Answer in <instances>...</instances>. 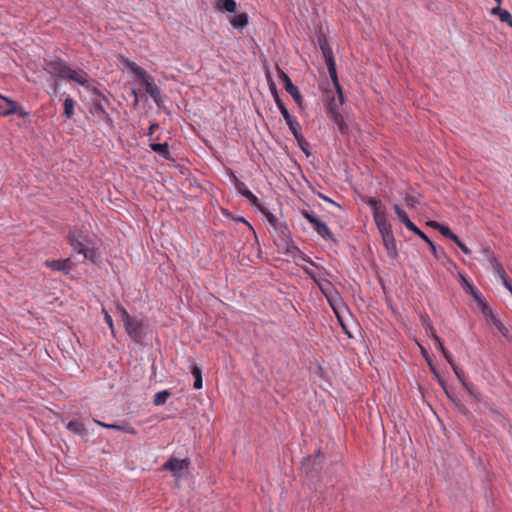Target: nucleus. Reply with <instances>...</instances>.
<instances>
[{
    "mask_svg": "<svg viewBox=\"0 0 512 512\" xmlns=\"http://www.w3.org/2000/svg\"><path fill=\"white\" fill-rule=\"evenodd\" d=\"M43 69L54 77L74 81L84 87L88 84V75L85 72L81 71L78 73L70 68L67 63L59 57L44 59Z\"/></svg>",
    "mask_w": 512,
    "mask_h": 512,
    "instance_id": "obj_1",
    "label": "nucleus"
},
{
    "mask_svg": "<svg viewBox=\"0 0 512 512\" xmlns=\"http://www.w3.org/2000/svg\"><path fill=\"white\" fill-rule=\"evenodd\" d=\"M69 245L78 254H82L85 259L89 260L93 264H97L100 260V255L94 248V242L82 233L71 230L67 236Z\"/></svg>",
    "mask_w": 512,
    "mask_h": 512,
    "instance_id": "obj_2",
    "label": "nucleus"
},
{
    "mask_svg": "<svg viewBox=\"0 0 512 512\" xmlns=\"http://www.w3.org/2000/svg\"><path fill=\"white\" fill-rule=\"evenodd\" d=\"M117 311L129 337L137 343H142L148 332V324L142 318L131 316L120 305H117Z\"/></svg>",
    "mask_w": 512,
    "mask_h": 512,
    "instance_id": "obj_3",
    "label": "nucleus"
},
{
    "mask_svg": "<svg viewBox=\"0 0 512 512\" xmlns=\"http://www.w3.org/2000/svg\"><path fill=\"white\" fill-rule=\"evenodd\" d=\"M109 106H111L109 99L106 96H102V99H92L89 112L98 123L103 122L110 131H115V123L107 112V107Z\"/></svg>",
    "mask_w": 512,
    "mask_h": 512,
    "instance_id": "obj_4",
    "label": "nucleus"
},
{
    "mask_svg": "<svg viewBox=\"0 0 512 512\" xmlns=\"http://www.w3.org/2000/svg\"><path fill=\"white\" fill-rule=\"evenodd\" d=\"M379 233L382 238L383 245L387 250V254L391 259H396L398 257V249L396 245V240L392 231V226L389 221H385L382 223H378L376 225Z\"/></svg>",
    "mask_w": 512,
    "mask_h": 512,
    "instance_id": "obj_5",
    "label": "nucleus"
},
{
    "mask_svg": "<svg viewBox=\"0 0 512 512\" xmlns=\"http://www.w3.org/2000/svg\"><path fill=\"white\" fill-rule=\"evenodd\" d=\"M190 466V460L188 458L178 459L176 457H170L162 466V470L172 472L175 477H181V471L187 470Z\"/></svg>",
    "mask_w": 512,
    "mask_h": 512,
    "instance_id": "obj_6",
    "label": "nucleus"
},
{
    "mask_svg": "<svg viewBox=\"0 0 512 512\" xmlns=\"http://www.w3.org/2000/svg\"><path fill=\"white\" fill-rule=\"evenodd\" d=\"M274 243L278 250L286 255L295 257L296 253H301V250L293 242L291 234L287 235V237L280 236L278 238H274Z\"/></svg>",
    "mask_w": 512,
    "mask_h": 512,
    "instance_id": "obj_7",
    "label": "nucleus"
},
{
    "mask_svg": "<svg viewBox=\"0 0 512 512\" xmlns=\"http://www.w3.org/2000/svg\"><path fill=\"white\" fill-rule=\"evenodd\" d=\"M278 76L283 82L286 92L291 95L297 105L301 106L303 97L299 91V88L292 83L290 77L283 70L278 69Z\"/></svg>",
    "mask_w": 512,
    "mask_h": 512,
    "instance_id": "obj_8",
    "label": "nucleus"
},
{
    "mask_svg": "<svg viewBox=\"0 0 512 512\" xmlns=\"http://www.w3.org/2000/svg\"><path fill=\"white\" fill-rule=\"evenodd\" d=\"M365 203L371 207L376 225L387 221L386 207L380 200L369 197L365 200Z\"/></svg>",
    "mask_w": 512,
    "mask_h": 512,
    "instance_id": "obj_9",
    "label": "nucleus"
},
{
    "mask_svg": "<svg viewBox=\"0 0 512 512\" xmlns=\"http://www.w3.org/2000/svg\"><path fill=\"white\" fill-rule=\"evenodd\" d=\"M461 278L463 282L466 284L469 293L473 296L475 301L477 302L478 306L480 307L482 313L485 317H488L489 315H492L493 310L488 305V303L485 301V299L482 297V295L476 290V288L467 282L464 276L461 275Z\"/></svg>",
    "mask_w": 512,
    "mask_h": 512,
    "instance_id": "obj_10",
    "label": "nucleus"
},
{
    "mask_svg": "<svg viewBox=\"0 0 512 512\" xmlns=\"http://www.w3.org/2000/svg\"><path fill=\"white\" fill-rule=\"evenodd\" d=\"M443 357L446 359V361L450 364V366L452 367L455 375L457 376L458 380L462 383V385L465 387V389L468 391V393L475 399V400H479L478 396L476 395V393L474 392V390L472 389V387H470L467 383H466V379H465V373L464 371L456 365V363L454 362V360L452 359L451 357V354H442Z\"/></svg>",
    "mask_w": 512,
    "mask_h": 512,
    "instance_id": "obj_11",
    "label": "nucleus"
},
{
    "mask_svg": "<svg viewBox=\"0 0 512 512\" xmlns=\"http://www.w3.org/2000/svg\"><path fill=\"white\" fill-rule=\"evenodd\" d=\"M235 188L247 201L258 209L262 207L259 199L248 189L246 184L235 177Z\"/></svg>",
    "mask_w": 512,
    "mask_h": 512,
    "instance_id": "obj_12",
    "label": "nucleus"
},
{
    "mask_svg": "<svg viewBox=\"0 0 512 512\" xmlns=\"http://www.w3.org/2000/svg\"><path fill=\"white\" fill-rule=\"evenodd\" d=\"M44 264L51 270L62 272L64 275H68L72 270V263L70 258L46 260Z\"/></svg>",
    "mask_w": 512,
    "mask_h": 512,
    "instance_id": "obj_13",
    "label": "nucleus"
},
{
    "mask_svg": "<svg viewBox=\"0 0 512 512\" xmlns=\"http://www.w3.org/2000/svg\"><path fill=\"white\" fill-rule=\"evenodd\" d=\"M143 85L145 87L146 93H148L156 105L160 107L162 103L161 91L159 87L154 83L153 77L148 78V80H146Z\"/></svg>",
    "mask_w": 512,
    "mask_h": 512,
    "instance_id": "obj_14",
    "label": "nucleus"
},
{
    "mask_svg": "<svg viewBox=\"0 0 512 512\" xmlns=\"http://www.w3.org/2000/svg\"><path fill=\"white\" fill-rule=\"evenodd\" d=\"M6 102H8L9 109H2L0 107V115L8 116L17 113L21 117H26L28 112H26L22 107L17 108L16 103L8 98H5Z\"/></svg>",
    "mask_w": 512,
    "mask_h": 512,
    "instance_id": "obj_15",
    "label": "nucleus"
},
{
    "mask_svg": "<svg viewBox=\"0 0 512 512\" xmlns=\"http://www.w3.org/2000/svg\"><path fill=\"white\" fill-rule=\"evenodd\" d=\"M328 118L337 125L338 130L340 131V133L343 136H346L349 134V126L345 122V120L340 112L333 111V115L329 116Z\"/></svg>",
    "mask_w": 512,
    "mask_h": 512,
    "instance_id": "obj_16",
    "label": "nucleus"
},
{
    "mask_svg": "<svg viewBox=\"0 0 512 512\" xmlns=\"http://www.w3.org/2000/svg\"><path fill=\"white\" fill-rule=\"evenodd\" d=\"M318 45L322 51L324 58L333 56L332 48L329 45L327 37L322 33L321 29L317 33Z\"/></svg>",
    "mask_w": 512,
    "mask_h": 512,
    "instance_id": "obj_17",
    "label": "nucleus"
},
{
    "mask_svg": "<svg viewBox=\"0 0 512 512\" xmlns=\"http://www.w3.org/2000/svg\"><path fill=\"white\" fill-rule=\"evenodd\" d=\"M313 227L315 231L324 239L334 240L333 233L328 226L319 218L314 222Z\"/></svg>",
    "mask_w": 512,
    "mask_h": 512,
    "instance_id": "obj_18",
    "label": "nucleus"
},
{
    "mask_svg": "<svg viewBox=\"0 0 512 512\" xmlns=\"http://www.w3.org/2000/svg\"><path fill=\"white\" fill-rule=\"evenodd\" d=\"M269 88H270L271 94L273 96V99H274L278 109L280 110L281 115L284 116V115H286V113H289L284 102L281 100L278 90H277V87L273 81L270 82Z\"/></svg>",
    "mask_w": 512,
    "mask_h": 512,
    "instance_id": "obj_19",
    "label": "nucleus"
},
{
    "mask_svg": "<svg viewBox=\"0 0 512 512\" xmlns=\"http://www.w3.org/2000/svg\"><path fill=\"white\" fill-rule=\"evenodd\" d=\"M248 14L245 12H242L240 14L235 15L231 18L230 24L234 29L237 30H243L248 25Z\"/></svg>",
    "mask_w": 512,
    "mask_h": 512,
    "instance_id": "obj_20",
    "label": "nucleus"
},
{
    "mask_svg": "<svg viewBox=\"0 0 512 512\" xmlns=\"http://www.w3.org/2000/svg\"><path fill=\"white\" fill-rule=\"evenodd\" d=\"M95 422L98 425H100V426H102L104 428H107V429L123 431V432L131 434V435H135L137 433L135 428H133L130 425H119V424H115V423L107 424V423H104V422H101V421H98V420H95Z\"/></svg>",
    "mask_w": 512,
    "mask_h": 512,
    "instance_id": "obj_21",
    "label": "nucleus"
},
{
    "mask_svg": "<svg viewBox=\"0 0 512 512\" xmlns=\"http://www.w3.org/2000/svg\"><path fill=\"white\" fill-rule=\"evenodd\" d=\"M283 118L285 119L286 124L288 125L289 130L291 131L294 137L300 136L302 134L300 132V124L294 116H292L290 113H286V115H284Z\"/></svg>",
    "mask_w": 512,
    "mask_h": 512,
    "instance_id": "obj_22",
    "label": "nucleus"
},
{
    "mask_svg": "<svg viewBox=\"0 0 512 512\" xmlns=\"http://www.w3.org/2000/svg\"><path fill=\"white\" fill-rule=\"evenodd\" d=\"M326 112L328 117L333 115V111L340 112L339 110V102H336V98L334 95H332L331 91H326Z\"/></svg>",
    "mask_w": 512,
    "mask_h": 512,
    "instance_id": "obj_23",
    "label": "nucleus"
},
{
    "mask_svg": "<svg viewBox=\"0 0 512 512\" xmlns=\"http://www.w3.org/2000/svg\"><path fill=\"white\" fill-rule=\"evenodd\" d=\"M215 7L221 12L234 13L237 10V3L235 0H217Z\"/></svg>",
    "mask_w": 512,
    "mask_h": 512,
    "instance_id": "obj_24",
    "label": "nucleus"
},
{
    "mask_svg": "<svg viewBox=\"0 0 512 512\" xmlns=\"http://www.w3.org/2000/svg\"><path fill=\"white\" fill-rule=\"evenodd\" d=\"M325 63L327 65L328 72H329L330 78H331V80L333 82V85L334 86H338V84H340V83H339V80H338V75H337V69H336V63H335L334 55L325 58Z\"/></svg>",
    "mask_w": 512,
    "mask_h": 512,
    "instance_id": "obj_25",
    "label": "nucleus"
},
{
    "mask_svg": "<svg viewBox=\"0 0 512 512\" xmlns=\"http://www.w3.org/2000/svg\"><path fill=\"white\" fill-rule=\"evenodd\" d=\"M66 428L70 432H72L73 434H76V435L84 436L87 434V429H86L85 425L81 421H78V420L69 421L66 424Z\"/></svg>",
    "mask_w": 512,
    "mask_h": 512,
    "instance_id": "obj_26",
    "label": "nucleus"
},
{
    "mask_svg": "<svg viewBox=\"0 0 512 512\" xmlns=\"http://www.w3.org/2000/svg\"><path fill=\"white\" fill-rule=\"evenodd\" d=\"M191 374L195 379L193 384L194 389H201L203 386L202 369L196 363L191 364Z\"/></svg>",
    "mask_w": 512,
    "mask_h": 512,
    "instance_id": "obj_27",
    "label": "nucleus"
},
{
    "mask_svg": "<svg viewBox=\"0 0 512 512\" xmlns=\"http://www.w3.org/2000/svg\"><path fill=\"white\" fill-rule=\"evenodd\" d=\"M419 237L427 243V245L430 248L431 253L433 254V256L436 259H439V258H442V257H447L445 251L442 250V249L439 251L437 249L436 245L434 244V242L431 241L424 232H423V235L421 234Z\"/></svg>",
    "mask_w": 512,
    "mask_h": 512,
    "instance_id": "obj_28",
    "label": "nucleus"
},
{
    "mask_svg": "<svg viewBox=\"0 0 512 512\" xmlns=\"http://www.w3.org/2000/svg\"><path fill=\"white\" fill-rule=\"evenodd\" d=\"M269 232L273 235L274 238H278L280 236L290 235L291 232L285 222H279L277 225L273 226L272 230Z\"/></svg>",
    "mask_w": 512,
    "mask_h": 512,
    "instance_id": "obj_29",
    "label": "nucleus"
},
{
    "mask_svg": "<svg viewBox=\"0 0 512 512\" xmlns=\"http://www.w3.org/2000/svg\"><path fill=\"white\" fill-rule=\"evenodd\" d=\"M150 148L152 151L159 153L165 159H170L169 145L167 142L164 143H151Z\"/></svg>",
    "mask_w": 512,
    "mask_h": 512,
    "instance_id": "obj_30",
    "label": "nucleus"
},
{
    "mask_svg": "<svg viewBox=\"0 0 512 512\" xmlns=\"http://www.w3.org/2000/svg\"><path fill=\"white\" fill-rule=\"evenodd\" d=\"M63 106H64L63 114H64L65 118L71 119L74 115L75 101L70 96H67L64 99Z\"/></svg>",
    "mask_w": 512,
    "mask_h": 512,
    "instance_id": "obj_31",
    "label": "nucleus"
},
{
    "mask_svg": "<svg viewBox=\"0 0 512 512\" xmlns=\"http://www.w3.org/2000/svg\"><path fill=\"white\" fill-rule=\"evenodd\" d=\"M426 331L427 333L431 334L432 339L434 341L435 349L439 350L440 352H447L443 347L442 340L435 334V330L430 324H427Z\"/></svg>",
    "mask_w": 512,
    "mask_h": 512,
    "instance_id": "obj_32",
    "label": "nucleus"
},
{
    "mask_svg": "<svg viewBox=\"0 0 512 512\" xmlns=\"http://www.w3.org/2000/svg\"><path fill=\"white\" fill-rule=\"evenodd\" d=\"M171 396V392L169 390H163L155 394L153 399V404L155 406H160L166 403L167 399Z\"/></svg>",
    "mask_w": 512,
    "mask_h": 512,
    "instance_id": "obj_33",
    "label": "nucleus"
},
{
    "mask_svg": "<svg viewBox=\"0 0 512 512\" xmlns=\"http://www.w3.org/2000/svg\"><path fill=\"white\" fill-rule=\"evenodd\" d=\"M487 318H490L493 325L497 328V330L504 336L507 335L508 329L503 325V323L500 321V319L492 313V315H489Z\"/></svg>",
    "mask_w": 512,
    "mask_h": 512,
    "instance_id": "obj_34",
    "label": "nucleus"
},
{
    "mask_svg": "<svg viewBox=\"0 0 512 512\" xmlns=\"http://www.w3.org/2000/svg\"><path fill=\"white\" fill-rule=\"evenodd\" d=\"M259 210L266 217L271 228H273V226L277 225L280 222L278 218L274 214H272L266 207L262 206L259 208Z\"/></svg>",
    "mask_w": 512,
    "mask_h": 512,
    "instance_id": "obj_35",
    "label": "nucleus"
},
{
    "mask_svg": "<svg viewBox=\"0 0 512 512\" xmlns=\"http://www.w3.org/2000/svg\"><path fill=\"white\" fill-rule=\"evenodd\" d=\"M483 252L488 255L489 261H490L492 267L494 268L495 272H497V270L502 271V267H503L502 264L496 259V257L494 255L491 254L490 249L485 248L483 250Z\"/></svg>",
    "mask_w": 512,
    "mask_h": 512,
    "instance_id": "obj_36",
    "label": "nucleus"
},
{
    "mask_svg": "<svg viewBox=\"0 0 512 512\" xmlns=\"http://www.w3.org/2000/svg\"><path fill=\"white\" fill-rule=\"evenodd\" d=\"M299 148L307 155H310L309 146L310 144L308 141L304 138V136L301 134L300 136L295 137Z\"/></svg>",
    "mask_w": 512,
    "mask_h": 512,
    "instance_id": "obj_37",
    "label": "nucleus"
},
{
    "mask_svg": "<svg viewBox=\"0 0 512 512\" xmlns=\"http://www.w3.org/2000/svg\"><path fill=\"white\" fill-rule=\"evenodd\" d=\"M422 356L425 358L432 373L438 370L435 364L436 354H422Z\"/></svg>",
    "mask_w": 512,
    "mask_h": 512,
    "instance_id": "obj_38",
    "label": "nucleus"
},
{
    "mask_svg": "<svg viewBox=\"0 0 512 512\" xmlns=\"http://www.w3.org/2000/svg\"><path fill=\"white\" fill-rule=\"evenodd\" d=\"M393 209L397 215V217L399 218V220L404 224L405 221L409 220V217L408 215L406 214V212L398 205V204H394L393 205Z\"/></svg>",
    "mask_w": 512,
    "mask_h": 512,
    "instance_id": "obj_39",
    "label": "nucleus"
},
{
    "mask_svg": "<svg viewBox=\"0 0 512 512\" xmlns=\"http://www.w3.org/2000/svg\"><path fill=\"white\" fill-rule=\"evenodd\" d=\"M133 74L141 79L143 81V83L148 80V78H151L152 76L149 75L143 68H141L140 66H138L137 68L134 69L133 71Z\"/></svg>",
    "mask_w": 512,
    "mask_h": 512,
    "instance_id": "obj_40",
    "label": "nucleus"
},
{
    "mask_svg": "<svg viewBox=\"0 0 512 512\" xmlns=\"http://www.w3.org/2000/svg\"><path fill=\"white\" fill-rule=\"evenodd\" d=\"M405 227L413 232L414 234H416L418 237L422 234L423 235V231L421 229H419L410 219L405 221L404 223Z\"/></svg>",
    "mask_w": 512,
    "mask_h": 512,
    "instance_id": "obj_41",
    "label": "nucleus"
},
{
    "mask_svg": "<svg viewBox=\"0 0 512 512\" xmlns=\"http://www.w3.org/2000/svg\"><path fill=\"white\" fill-rule=\"evenodd\" d=\"M499 19L501 22L507 23L512 28V15L508 10L504 9Z\"/></svg>",
    "mask_w": 512,
    "mask_h": 512,
    "instance_id": "obj_42",
    "label": "nucleus"
},
{
    "mask_svg": "<svg viewBox=\"0 0 512 512\" xmlns=\"http://www.w3.org/2000/svg\"><path fill=\"white\" fill-rule=\"evenodd\" d=\"M301 215L307 219L312 225L314 224L315 221H317V217L316 215L314 214L313 211H310V210H302L301 211Z\"/></svg>",
    "mask_w": 512,
    "mask_h": 512,
    "instance_id": "obj_43",
    "label": "nucleus"
},
{
    "mask_svg": "<svg viewBox=\"0 0 512 512\" xmlns=\"http://www.w3.org/2000/svg\"><path fill=\"white\" fill-rule=\"evenodd\" d=\"M405 203L408 207L414 208L419 202L417 198L413 195H406L405 197Z\"/></svg>",
    "mask_w": 512,
    "mask_h": 512,
    "instance_id": "obj_44",
    "label": "nucleus"
},
{
    "mask_svg": "<svg viewBox=\"0 0 512 512\" xmlns=\"http://www.w3.org/2000/svg\"><path fill=\"white\" fill-rule=\"evenodd\" d=\"M334 87L336 89L339 105H343L345 102V98H344L342 86L340 84H338V86H334Z\"/></svg>",
    "mask_w": 512,
    "mask_h": 512,
    "instance_id": "obj_45",
    "label": "nucleus"
},
{
    "mask_svg": "<svg viewBox=\"0 0 512 512\" xmlns=\"http://www.w3.org/2000/svg\"><path fill=\"white\" fill-rule=\"evenodd\" d=\"M439 232L441 233L442 236H444L447 239L453 234V231L444 224H442L441 228L439 229Z\"/></svg>",
    "mask_w": 512,
    "mask_h": 512,
    "instance_id": "obj_46",
    "label": "nucleus"
},
{
    "mask_svg": "<svg viewBox=\"0 0 512 512\" xmlns=\"http://www.w3.org/2000/svg\"><path fill=\"white\" fill-rule=\"evenodd\" d=\"M323 458H324L323 454H322L321 452H318V453L315 455V457H314L313 465H314V466H318V467H320V466H321V464H322Z\"/></svg>",
    "mask_w": 512,
    "mask_h": 512,
    "instance_id": "obj_47",
    "label": "nucleus"
},
{
    "mask_svg": "<svg viewBox=\"0 0 512 512\" xmlns=\"http://www.w3.org/2000/svg\"><path fill=\"white\" fill-rule=\"evenodd\" d=\"M298 254L300 255V257H301V259H302L303 261H305V262L309 263L310 265H312V266H314V267L318 268V266L315 264V262H314L313 260H311V258H310V257H308L307 255H305L302 251H301V253H298Z\"/></svg>",
    "mask_w": 512,
    "mask_h": 512,
    "instance_id": "obj_48",
    "label": "nucleus"
},
{
    "mask_svg": "<svg viewBox=\"0 0 512 512\" xmlns=\"http://www.w3.org/2000/svg\"><path fill=\"white\" fill-rule=\"evenodd\" d=\"M457 246L461 249V251H462L464 254H467V255L471 254V250H470V249L466 246V244H465V243H463L462 241H461L460 243H458V245H457Z\"/></svg>",
    "mask_w": 512,
    "mask_h": 512,
    "instance_id": "obj_49",
    "label": "nucleus"
},
{
    "mask_svg": "<svg viewBox=\"0 0 512 512\" xmlns=\"http://www.w3.org/2000/svg\"><path fill=\"white\" fill-rule=\"evenodd\" d=\"M427 225L430 226L431 228L435 229V230H438L441 228L442 224L437 222V221H433V220H430L427 222Z\"/></svg>",
    "mask_w": 512,
    "mask_h": 512,
    "instance_id": "obj_50",
    "label": "nucleus"
},
{
    "mask_svg": "<svg viewBox=\"0 0 512 512\" xmlns=\"http://www.w3.org/2000/svg\"><path fill=\"white\" fill-rule=\"evenodd\" d=\"M434 377L438 380V383L445 388V381L441 378L439 370L433 372Z\"/></svg>",
    "mask_w": 512,
    "mask_h": 512,
    "instance_id": "obj_51",
    "label": "nucleus"
},
{
    "mask_svg": "<svg viewBox=\"0 0 512 512\" xmlns=\"http://www.w3.org/2000/svg\"><path fill=\"white\" fill-rule=\"evenodd\" d=\"M104 313H105V322L109 325L110 329L113 331V320H112V317L105 310H104Z\"/></svg>",
    "mask_w": 512,
    "mask_h": 512,
    "instance_id": "obj_52",
    "label": "nucleus"
},
{
    "mask_svg": "<svg viewBox=\"0 0 512 512\" xmlns=\"http://www.w3.org/2000/svg\"><path fill=\"white\" fill-rule=\"evenodd\" d=\"M503 11H504V9H502V8L500 7V5L498 4L496 7L492 8V10H491V14H493V15H497V16L500 18V15H501V13H502Z\"/></svg>",
    "mask_w": 512,
    "mask_h": 512,
    "instance_id": "obj_53",
    "label": "nucleus"
},
{
    "mask_svg": "<svg viewBox=\"0 0 512 512\" xmlns=\"http://www.w3.org/2000/svg\"><path fill=\"white\" fill-rule=\"evenodd\" d=\"M502 282H503V285L510 291V293L512 294V285L508 279V276L504 277L503 279H501Z\"/></svg>",
    "mask_w": 512,
    "mask_h": 512,
    "instance_id": "obj_54",
    "label": "nucleus"
},
{
    "mask_svg": "<svg viewBox=\"0 0 512 512\" xmlns=\"http://www.w3.org/2000/svg\"><path fill=\"white\" fill-rule=\"evenodd\" d=\"M159 128V124L158 123H152L148 129V136H152L155 132L156 129Z\"/></svg>",
    "mask_w": 512,
    "mask_h": 512,
    "instance_id": "obj_55",
    "label": "nucleus"
},
{
    "mask_svg": "<svg viewBox=\"0 0 512 512\" xmlns=\"http://www.w3.org/2000/svg\"><path fill=\"white\" fill-rule=\"evenodd\" d=\"M131 94H132V97H134V106L138 105L139 98H138L137 91L135 89H131Z\"/></svg>",
    "mask_w": 512,
    "mask_h": 512,
    "instance_id": "obj_56",
    "label": "nucleus"
},
{
    "mask_svg": "<svg viewBox=\"0 0 512 512\" xmlns=\"http://www.w3.org/2000/svg\"><path fill=\"white\" fill-rule=\"evenodd\" d=\"M448 239L453 241L456 245L461 242L460 238L454 232Z\"/></svg>",
    "mask_w": 512,
    "mask_h": 512,
    "instance_id": "obj_57",
    "label": "nucleus"
},
{
    "mask_svg": "<svg viewBox=\"0 0 512 512\" xmlns=\"http://www.w3.org/2000/svg\"><path fill=\"white\" fill-rule=\"evenodd\" d=\"M92 93L98 96V98H97V99H102V96H105V95H104V94H102V93L100 92V90H99V89H97L96 87H94V88L92 89Z\"/></svg>",
    "mask_w": 512,
    "mask_h": 512,
    "instance_id": "obj_58",
    "label": "nucleus"
},
{
    "mask_svg": "<svg viewBox=\"0 0 512 512\" xmlns=\"http://www.w3.org/2000/svg\"><path fill=\"white\" fill-rule=\"evenodd\" d=\"M459 411L465 415L470 413L469 410L463 404H459Z\"/></svg>",
    "mask_w": 512,
    "mask_h": 512,
    "instance_id": "obj_59",
    "label": "nucleus"
},
{
    "mask_svg": "<svg viewBox=\"0 0 512 512\" xmlns=\"http://www.w3.org/2000/svg\"><path fill=\"white\" fill-rule=\"evenodd\" d=\"M316 370H317V371H316V373H317L320 377H323V369H322V367H321V365H320V364H317V366H316Z\"/></svg>",
    "mask_w": 512,
    "mask_h": 512,
    "instance_id": "obj_60",
    "label": "nucleus"
},
{
    "mask_svg": "<svg viewBox=\"0 0 512 512\" xmlns=\"http://www.w3.org/2000/svg\"><path fill=\"white\" fill-rule=\"evenodd\" d=\"M496 273L499 275V277H500L501 279H503L504 277H506V276H507V274H506V272H505V270H504V268H503V267H502V271H501V270H497V272H496Z\"/></svg>",
    "mask_w": 512,
    "mask_h": 512,
    "instance_id": "obj_61",
    "label": "nucleus"
},
{
    "mask_svg": "<svg viewBox=\"0 0 512 512\" xmlns=\"http://www.w3.org/2000/svg\"><path fill=\"white\" fill-rule=\"evenodd\" d=\"M128 66L132 72L134 71L135 68L138 67V65L134 62H128Z\"/></svg>",
    "mask_w": 512,
    "mask_h": 512,
    "instance_id": "obj_62",
    "label": "nucleus"
},
{
    "mask_svg": "<svg viewBox=\"0 0 512 512\" xmlns=\"http://www.w3.org/2000/svg\"><path fill=\"white\" fill-rule=\"evenodd\" d=\"M235 220H236V221H238V222L245 223V224H247L249 227H251V226H250V224H249V223H248V222H247L243 217H237V218H235Z\"/></svg>",
    "mask_w": 512,
    "mask_h": 512,
    "instance_id": "obj_63",
    "label": "nucleus"
},
{
    "mask_svg": "<svg viewBox=\"0 0 512 512\" xmlns=\"http://www.w3.org/2000/svg\"><path fill=\"white\" fill-rule=\"evenodd\" d=\"M304 271H305V273H306V274H308L310 277L314 278V274H313V272H312L310 269H308V268H304Z\"/></svg>",
    "mask_w": 512,
    "mask_h": 512,
    "instance_id": "obj_64",
    "label": "nucleus"
}]
</instances>
